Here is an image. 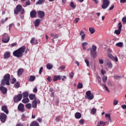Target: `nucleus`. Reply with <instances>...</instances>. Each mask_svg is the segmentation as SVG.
<instances>
[{
	"instance_id": "obj_1",
	"label": "nucleus",
	"mask_w": 126,
	"mask_h": 126,
	"mask_svg": "<svg viewBox=\"0 0 126 126\" xmlns=\"http://www.w3.org/2000/svg\"><path fill=\"white\" fill-rule=\"evenodd\" d=\"M25 46H22L19 49L15 50L13 53V55L14 57L17 58H21L23 56V53L25 52Z\"/></svg>"
},
{
	"instance_id": "obj_2",
	"label": "nucleus",
	"mask_w": 126,
	"mask_h": 126,
	"mask_svg": "<svg viewBox=\"0 0 126 126\" xmlns=\"http://www.w3.org/2000/svg\"><path fill=\"white\" fill-rule=\"evenodd\" d=\"M97 46L95 45H93L92 48L88 49L87 51H90L91 56L93 57V59H96L97 58Z\"/></svg>"
},
{
	"instance_id": "obj_3",
	"label": "nucleus",
	"mask_w": 126,
	"mask_h": 126,
	"mask_svg": "<svg viewBox=\"0 0 126 126\" xmlns=\"http://www.w3.org/2000/svg\"><path fill=\"white\" fill-rule=\"evenodd\" d=\"M9 79H10V75L9 74H6L3 76V79L1 81V85H10L9 83Z\"/></svg>"
},
{
	"instance_id": "obj_4",
	"label": "nucleus",
	"mask_w": 126,
	"mask_h": 126,
	"mask_svg": "<svg viewBox=\"0 0 126 126\" xmlns=\"http://www.w3.org/2000/svg\"><path fill=\"white\" fill-rule=\"evenodd\" d=\"M15 14H18V12H20L21 14L24 13V8H22V6L20 4H18L16 9L14 10Z\"/></svg>"
},
{
	"instance_id": "obj_5",
	"label": "nucleus",
	"mask_w": 126,
	"mask_h": 126,
	"mask_svg": "<svg viewBox=\"0 0 126 126\" xmlns=\"http://www.w3.org/2000/svg\"><path fill=\"white\" fill-rule=\"evenodd\" d=\"M85 98L88 100H93L94 98V95L93 94L91 93V91H88L86 92Z\"/></svg>"
},
{
	"instance_id": "obj_6",
	"label": "nucleus",
	"mask_w": 126,
	"mask_h": 126,
	"mask_svg": "<svg viewBox=\"0 0 126 126\" xmlns=\"http://www.w3.org/2000/svg\"><path fill=\"white\" fill-rule=\"evenodd\" d=\"M104 64L108 66V68H113V63L110 59H106L104 61Z\"/></svg>"
},
{
	"instance_id": "obj_7",
	"label": "nucleus",
	"mask_w": 126,
	"mask_h": 126,
	"mask_svg": "<svg viewBox=\"0 0 126 126\" xmlns=\"http://www.w3.org/2000/svg\"><path fill=\"white\" fill-rule=\"evenodd\" d=\"M9 36L7 33H4L2 35V42H3V43H8V42H9Z\"/></svg>"
},
{
	"instance_id": "obj_8",
	"label": "nucleus",
	"mask_w": 126,
	"mask_h": 126,
	"mask_svg": "<svg viewBox=\"0 0 126 126\" xmlns=\"http://www.w3.org/2000/svg\"><path fill=\"white\" fill-rule=\"evenodd\" d=\"M21 99H22V94H19L14 96V103H18V102L21 101Z\"/></svg>"
},
{
	"instance_id": "obj_9",
	"label": "nucleus",
	"mask_w": 126,
	"mask_h": 126,
	"mask_svg": "<svg viewBox=\"0 0 126 126\" xmlns=\"http://www.w3.org/2000/svg\"><path fill=\"white\" fill-rule=\"evenodd\" d=\"M109 4L110 1L109 0H103V2L102 5V8L103 9H106V8L109 6Z\"/></svg>"
},
{
	"instance_id": "obj_10",
	"label": "nucleus",
	"mask_w": 126,
	"mask_h": 126,
	"mask_svg": "<svg viewBox=\"0 0 126 126\" xmlns=\"http://www.w3.org/2000/svg\"><path fill=\"white\" fill-rule=\"evenodd\" d=\"M6 115L4 113H1L0 115V120L1 123H5V121H6Z\"/></svg>"
},
{
	"instance_id": "obj_11",
	"label": "nucleus",
	"mask_w": 126,
	"mask_h": 126,
	"mask_svg": "<svg viewBox=\"0 0 126 126\" xmlns=\"http://www.w3.org/2000/svg\"><path fill=\"white\" fill-rule=\"evenodd\" d=\"M18 110L20 112H24V104L22 103H20L18 106Z\"/></svg>"
},
{
	"instance_id": "obj_12",
	"label": "nucleus",
	"mask_w": 126,
	"mask_h": 126,
	"mask_svg": "<svg viewBox=\"0 0 126 126\" xmlns=\"http://www.w3.org/2000/svg\"><path fill=\"white\" fill-rule=\"evenodd\" d=\"M79 35L81 36V41H84V39H85V36L86 34L84 33V32L83 30H81L80 32Z\"/></svg>"
},
{
	"instance_id": "obj_13",
	"label": "nucleus",
	"mask_w": 126,
	"mask_h": 126,
	"mask_svg": "<svg viewBox=\"0 0 126 126\" xmlns=\"http://www.w3.org/2000/svg\"><path fill=\"white\" fill-rule=\"evenodd\" d=\"M10 58V52H6L4 54V60H8Z\"/></svg>"
},
{
	"instance_id": "obj_14",
	"label": "nucleus",
	"mask_w": 126,
	"mask_h": 126,
	"mask_svg": "<svg viewBox=\"0 0 126 126\" xmlns=\"http://www.w3.org/2000/svg\"><path fill=\"white\" fill-rule=\"evenodd\" d=\"M37 13L40 18H43L45 17V12L43 11H38Z\"/></svg>"
},
{
	"instance_id": "obj_15",
	"label": "nucleus",
	"mask_w": 126,
	"mask_h": 126,
	"mask_svg": "<svg viewBox=\"0 0 126 126\" xmlns=\"http://www.w3.org/2000/svg\"><path fill=\"white\" fill-rule=\"evenodd\" d=\"M0 91H1L2 94H6V92H7V89L3 86H1L0 87Z\"/></svg>"
},
{
	"instance_id": "obj_16",
	"label": "nucleus",
	"mask_w": 126,
	"mask_h": 126,
	"mask_svg": "<svg viewBox=\"0 0 126 126\" xmlns=\"http://www.w3.org/2000/svg\"><path fill=\"white\" fill-rule=\"evenodd\" d=\"M36 14H37V11L36 10H33L30 12V16L32 18H34L36 17Z\"/></svg>"
},
{
	"instance_id": "obj_17",
	"label": "nucleus",
	"mask_w": 126,
	"mask_h": 126,
	"mask_svg": "<svg viewBox=\"0 0 126 126\" xmlns=\"http://www.w3.org/2000/svg\"><path fill=\"white\" fill-rule=\"evenodd\" d=\"M31 43L32 45H38V39H36V38L33 37L31 40Z\"/></svg>"
},
{
	"instance_id": "obj_18",
	"label": "nucleus",
	"mask_w": 126,
	"mask_h": 126,
	"mask_svg": "<svg viewBox=\"0 0 126 126\" xmlns=\"http://www.w3.org/2000/svg\"><path fill=\"white\" fill-rule=\"evenodd\" d=\"M1 111H3V112H4V113H5L6 115H8V113H9V112L7 110V107H6V106L5 105L2 106Z\"/></svg>"
},
{
	"instance_id": "obj_19",
	"label": "nucleus",
	"mask_w": 126,
	"mask_h": 126,
	"mask_svg": "<svg viewBox=\"0 0 126 126\" xmlns=\"http://www.w3.org/2000/svg\"><path fill=\"white\" fill-rule=\"evenodd\" d=\"M24 72V69L20 68L17 71L18 76L20 77L22 75V74Z\"/></svg>"
},
{
	"instance_id": "obj_20",
	"label": "nucleus",
	"mask_w": 126,
	"mask_h": 126,
	"mask_svg": "<svg viewBox=\"0 0 126 126\" xmlns=\"http://www.w3.org/2000/svg\"><path fill=\"white\" fill-rule=\"evenodd\" d=\"M40 22L41 20L37 19L34 22V24L36 27H38L40 25Z\"/></svg>"
},
{
	"instance_id": "obj_21",
	"label": "nucleus",
	"mask_w": 126,
	"mask_h": 126,
	"mask_svg": "<svg viewBox=\"0 0 126 126\" xmlns=\"http://www.w3.org/2000/svg\"><path fill=\"white\" fill-rule=\"evenodd\" d=\"M105 118L108 120L109 122H110V123H112V119H111V114H109V113H106L105 114Z\"/></svg>"
},
{
	"instance_id": "obj_22",
	"label": "nucleus",
	"mask_w": 126,
	"mask_h": 126,
	"mask_svg": "<svg viewBox=\"0 0 126 126\" xmlns=\"http://www.w3.org/2000/svg\"><path fill=\"white\" fill-rule=\"evenodd\" d=\"M58 80H61V75L54 76L53 81H58Z\"/></svg>"
},
{
	"instance_id": "obj_23",
	"label": "nucleus",
	"mask_w": 126,
	"mask_h": 126,
	"mask_svg": "<svg viewBox=\"0 0 126 126\" xmlns=\"http://www.w3.org/2000/svg\"><path fill=\"white\" fill-rule=\"evenodd\" d=\"M75 118L76 119H81V113L77 112L75 114Z\"/></svg>"
},
{
	"instance_id": "obj_24",
	"label": "nucleus",
	"mask_w": 126,
	"mask_h": 126,
	"mask_svg": "<svg viewBox=\"0 0 126 126\" xmlns=\"http://www.w3.org/2000/svg\"><path fill=\"white\" fill-rule=\"evenodd\" d=\"M88 45V42H84L82 43V46L83 47V49L85 50H86V46Z\"/></svg>"
},
{
	"instance_id": "obj_25",
	"label": "nucleus",
	"mask_w": 126,
	"mask_h": 126,
	"mask_svg": "<svg viewBox=\"0 0 126 126\" xmlns=\"http://www.w3.org/2000/svg\"><path fill=\"white\" fill-rule=\"evenodd\" d=\"M32 108H37V100L34 99L32 102Z\"/></svg>"
},
{
	"instance_id": "obj_26",
	"label": "nucleus",
	"mask_w": 126,
	"mask_h": 126,
	"mask_svg": "<svg viewBox=\"0 0 126 126\" xmlns=\"http://www.w3.org/2000/svg\"><path fill=\"white\" fill-rule=\"evenodd\" d=\"M89 31L90 32L91 34H94L95 33V29L94 27H91L89 29Z\"/></svg>"
},
{
	"instance_id": "obj_27",
	"label": "nucleus",
	"mask_w": 126,
	"mask_h": 126,
	"mask_svg": "<svg viewBox=\"0 0 126 126\" xmlns=\"http://www.w3.org/2000/svg\"><path fill=\"white\" fill-rule=\"evenodd\" d=\"M30 126H39V123L36 121H33L30 125Z\"/></svg>"
},
{
	"instance_id": "obj_28",
	"label": "nucleus",
	"mask_w": 126,
	"mask_h": 126,
	"mask_svg": "<svg viewBox=\"0 0 126 126\" xmlns=\"http://www.w3.org/2000/svg\"><path fill=\"white\" fill-rule=\"evenodd\" d=\"M29 101H30V100L28 97H26L22 100V102L24 104H27V103H29Z\"/></svg>"
},
{
	"instance_id": "obj_29",
	"label": "nucleus",
	"mask_w": 126,
	"mask_h": 126,
	"mask_svg": "<svg viewBox=\"0 0 126 126\" xmlns=\"http://www.w3.org/2000/svg\"><path fill=\"white\" fill-rule=\"evenodd\" d=\"M45 2V0H38L35 3V4H42Z\"/></svg>"
},
{
	"instance_id": "obj_30",
	"label": "nucleus",
	"mask_w": 126,
	"mask_h": 126,
	"mask_svg": "<svg viewBox=\"0 0 126 126\" xmlns=\"http://www.w3.org/2000/svg\"><path fill=\"white\" fill-rule=\"evenodd\" d=\"M115 46L119 47V48H123V47H124V43H123V42H118L116 44Z\"/></svg>"
},
{
	"instance_id": "obj_31",
	"label": "nucleus",
	"mask_w": 126,
	"mask_h": 126,
	"mask_svg": "<svg viewBox=\"0 0 126 126\" xmlns=\"http://www.w3.org/2000/svg\"><path fill=\"white\" fill-rule=\"evenodd\" d=\"M23 98H27V97L29 96V93H28V92H24L23 93Z\"/></svg>"
},
{
	"instance_id": "obj_32",
	"label": "nucleus",
	"mask_w": 126,
	"mask_h": 126,
	"mask_svg": "<svg viewBox=\"0 0 126 126\" xmlns=\"http://www.w3.org/2000/svg\"><path fill=\"white\" fill-rule=\"evenodd\" d=\"M53 65L51 63H48L46 65V67L47 69H52L53 68Z\"/></svg>"
},
{
	"instance_id": "obj_33",
	"label": "nucleus",
	"mask_w": 126,
	"mask_h": 126,
	"mask_svg": "<svg viewBox=\"0 0 126 126\" xmlns=\"http://www.w3.org/2000/svg\"><path fill=\"white\" fill-rule=\"evenodd\" d=\"M96 112L97 110L96 108H93L91 110V114H92V115H94Z\"/></svg>"
},
{
	"instance_id": "obj_34",
	"label": "nucleus",
	"mask_w": 126,
	"mask_h": 126,
	"mask_svg": "<svg viewBox=\"0 0 126 126\" xmlns=\"http://www.w3.org/2000/svg\"><path fill=\"white\" fill-rule=\"evenodd\" d=\"M35 96L36 95H35V94H30L29 95V98L30 100H34V99H35Z\"/></svg>"
},
{
	"instance_id": "obj_35",
	"label": "nucleus",
	"mask_w": 126,
	"mask_h": 126,
	"mask_svg": "<svg viewBox=\"0 0 126 126\" xmlns=\"http://www.w3.org/2000/svg\"><path fill=\"white\" fill-rule=\"evenodd\" d=\"M121 31H122V30H120L118 29V30L115 31L114 33L116 34V35H120L121 34Z\"/></svg>"
},
{
	"instance_id": "obj_36",
	"label": "nucleus",
	"mask_w": 126,
	"mask_h": 126,
	"mask_svg": "<svg viewBox=\"0 0 126 126\" xmlns=\"http://www.w3.org/2000/svg\"><path fill=\"white\" fill-rule=\"evenodd\" d=\"M107 56H108V58H109V59H110L111 60L114 59V56H113V55H112V54H111L110 53H107Z\"/></svg>"
},
{
	"instance_id": "obj_37",
	"label": "nucleus",
	"mask_w": 126,
	"mask_h": 126,
	"mask_svg": "<svg viewBox=\"0 0 126 126\" xmlns=\"http://www.w3.org/2000/svg\"><path fill=\"white\" fill-rule=\"evenodd\" d=\"M83 87V84L82 83L79 82L77 85L78 89H81Z\"/></svg>"
},
{
	"instance_id": "obj_38",
	"label": "nucleus",
	"mask_w": 126,
	"mask_h": 126,
	"mask_svg": "<svg viewBox=\"0 0 126 126\" xmlns=\"http://www.w3.org/2000/svg\"><path fill=\"white\" fill-rule=\"evenodd\" d=\"M96 80L97 81V82H98V83H99L100 84V85H102V83H101V77H100V76H96Z\"/></svg>"
},
{
	"instance_id": "obj_39",
	"label": "nucleus",
	"mask_w": 126,
	"mask_h": 126,
	"mask_svg": "<svg viewBox=\"0 0 126 126\" xmlns=\"http://www.w3.org/2000/svg\"><path fill=\"white\" fill-rule=\"evenodd\" d=\"M101 85H103L104 88L105 89V91H107V92H110V90H109V88H108V87L106 86L105 84H102Z\"/></svg>"
},
{
	"instance_id": "obj_40",
	"label": "nucleus",
	"mask_w": 126,
	"mask_h": 126,
	"mask_svg": "<svg viewBox=\"0 0 126 126\" xmlns=\"http://www.w3.org/2000/svg\"><path fill=\"white\" fill-rule=\"evenodd\" d=\"M19 86H20V83H19V82H17L14 85V87L15 88H19Z\"/></svg>"
},
{
	"instance_id": "obj_41",
	"label": "nucleus",
	"mask_w": 126,
	"mask_h": 126,
	"mask_svg": "<svg viewBox=\"0 0 126 126\" xmlns=\"http://www.w3.org/2000/svg\"><path fill=\"white\" fill-rule=\"evenodd\" d=\"M108 79V77H107V76H104L102 78V80L104 82V83H106V82H107V80Z\"/></svg>"
},
{
	"instance_id": "obj_42",
	"label": "nucleus",
	"mask_w": 126,
	"mask_h": 126,
	"mask_svg": "<svg viewBox=\"0 0 126 126\" xmlns=\"http://www.w3.org/2000/svg\"><path fill=\"white\" fill-rule=\"evenodd\" d=\"M35 80V76H31L29 79V81H34Z\"/></svg>"
},
{
	"instance_id": "obj_43",
	"label": "nucleus",
	"mask_w": 126,
	"mask_h": 126,
	"mask_svg": "<svg viewBox=\"0 0 126 126\" xmlns=\"http://www.w3.org/2000/svg\"><path fill=\"white\" fill-rule=\"evenodd\" d=\"M26 107L27 108V109H29L30 110L32 108V105L31 103H28L26 104Z\"/></svg>"
},
{
	"instance_id": "obj_44",
	"label": "nucleus",
	"mask_w": 126,
	"mask_h": 126,
	"mask_svg": "<svg viewBox=\"0 0 126 126\" xmlns=\"http://www.w3.org/2000/svg\"><path fill=\"white\" fill-rule=\"evenodd\" d=\"M122 27H123V25H122V23L120 22L118 24V29L119 30H122Z\"/></svg>"
},
{
	"instance_id": "obj_45",
	"label": "nucleus",
	"mask_w": 126,
	"mask_h": 126,
	"mask_svg": "<svg viewBox=\"0 0 126 126\" xmlns=\"http://www.w3.org/2000/svg\"><path fill=\"white\" fill-rule=\"evenodd\" d=\"M73 76H74V74L73 73V72H71L69 74V77H70V78L72 79V78H73Z\"/></svg>"
},
{
	"instance_id": "obj_46",
	"label": "nucleus",
	"mask_w": 126,
	"mask_h": 126,
	"mask_svg": "<svg viewBox=\"0 0 126 126\" xmlns=\"http://www.w3.org/2000/svg\"><path fill=\"white\" fill-rule=\"evenodd\" d=\"M7 20H8V18H6L5 19L1 20V22L2 24H3L4 22L7 21Z\"/></svg>"
},
{
	"instance_id": "obj_47",
	"label": "nucleus",
	"mask_w": 126,
	"mask_h": 126,
	"mask_svg": "<svg viewBox=\"0 0 126 126\" xmlns=\"http://www.w3.org/2000/svg\"><path fill=\"white\" fill-rule=\"evenodd\" d=\"M61 79L62 80V81H64L65 79H66V77L65 76H61Z\"/></svg>"
},
{
	"instance_id": "obj_48",
	"label": "nucleus",
	"mask_w": 126,
	"mask_h": 126,
	"mask_svg": "<svg viewBox=\"0 0 126 126\" xmlns=\"http://www.w3.org/2000/svg\"><path fill=\"white\" fill-rule=\"evenodd\" d=\"M79 21V18H76L73 21L74 23H77Z\"/></svg>"
},
{
	"instance_id": "obj_49",
	"label": "nucleus",
	"mask_w": 126,
	"mask_h": 126,
	"mask_svg": "<svg viewBox=\"0 0 126 126\" xmlns=\"http://www.w3.org/2000/svg\"><path fill=\"white\" fill-rule=\"evenodd\" d=\"M122 21L124 24H126V17H124L122 18Z\"/></svg>"
},
{
	"instance_id": "obj_50",
	"label": "nucleus",
	"mask_w": 126,
	"mask_h": 126,
	"mask_svg": "<svg viewBox=\"0 0 126 126\" xmlns=\"http://www.w3.org/2000/svg\"><path fill=\"white\" fill-rule=\"evenodd\" d=\"M70 6L72 8H75V5H74L73 2L70 3Z\"/></svg>"
},
{
	"instance_id": "obj_51",
	"label": "nucleus",
	"mask_w": 126,
	"mask_h": 126,
	"mask_svg": "<svg viewBox=\"0 0 126 126\" xmlns=\"http://www.w3.org/2000/svg\"><path fill=\"white\" fill-rule=\"evenodd\" d=\"M43 69H44V68H43V67H41L39 69V74H42V71H43Z\"/></svg>"
},
{
	"instance_id": "obj_52",
	"label": "nucleus",
	"mask_w": 126,
	"mask_h": 126,
	"mask_svg": "<svg viewBox=\"0 0 126 126\" xmlns=\"http://www.w3.org/2000/svg\"><path fill=\"white\" fill-rule=\"evenodd\" d=\"M114 78L116 79H121L122 78V76H119L117 75H114Z\"/></svg>"
},
{
	"instance_id": "obj_53",
	"label": "nucleus",
	"mask_w": 126,
	"mask_h": 126,
	"mask_svg": "<svg viewBox=\"0 0 126 126\" xmlns=\"http://www.w3.org/2000/svg\"><path fill=\"white\" fill-rule=\"evenodd\" d=\"M98 61L100 64H103L104 63V61H103V60H101V59H99Z\"/></svg>"
},
{
	"instance_id": "obj_54",
	"label": "nucleus",
	"mask_w": 126,
	"mask_h": 126,
	"mask_svg": "<svg viewBox=\"0 0 126 126\" xmlns=\"http://www.w3.org/2000/svg\"><path fill=\"white\" fill-rule=\"evenodd\" d=\"M79 123L80 125H83L84 124V120L83 119H81L79 121Z\"/></svg>"
},
{
	"instance_id": "obj_55",
	"label": "nucleus",
	"mask_w": 126,
	"mask_h": 126,
	"mask_svg": "<svg viewBox=\"0 0 126 126\" xmlns=\"http://www.w3.org/2000/svg\"><path fill=\"white\" fill-rule=\"evenodd\" d=\"M16 82V79L15 78H12V81L11 82L12 84H14Z\"/></svg>"
},
{
	"instance_id": "obj_56",
	"label": "nucleus",
	"mask_w": 126,
	"mask_h": 126,
	"mask_svg": "<svg viewBox=\"0 0 126 126\" xmlns=\"http://www.w3.org/2000/svg\"><path fill=\"white\" fill-rule=\"evenodd\" d=\"M60 119H61V116H58L57 117H56V122H60Z\"/></svg>"
},
{
	"instance_id": "obj_57",
	"label": "nucleus",
	"mask_w": 126,
	"mask_h": 126,
	"mask_svg": "<svg viewBox=\"0 0 126 126\" xmlns=\"http://www.w3.org/2000/svg\"><path fill=\"white\" fill-rule=\"evenodd\" d=\"M85 62L87 64V66H89V61H88V60H85Z\"/></svg>"
},
{
	"instance_id": "obj_58",
	"label": "nucleus",
	"mask_w": 126,
	"mask_h": 126,
	"mask_svg": "<svg viewBox=\"0 0 126 126\" xmlns=\"http://www.w3.org/2000/svg\"><path fill=\"white\" fill-rule=\"evenodd\" d=\"M99 125H103V126H105V125H106V122L100 121H99Z\"/></svg>"
},
{
	"instance_id": "obj_59",
	"label": "nucleus",
	"mask_w": 126,
	"mask_h": 126,
	"mask_svg": "<svg viewBox=\"0 0 126 126\" xmlns=\"http://www.w3.org/2000/svg\"><path fill=\"white\" fill-rule=\"evenodd\" d=\"M65 69V66L62 65V66H60V69H61V70H63Z\"/></svg>"
},
{
	"instance_id": "obj_60",
	"label": "nucleus",
	"mask_w": 126,
	"mask_h": 126,
	"mask_svg": "<svg viewBox=\"0 0 126 126\" xmlns=\"http://www.w3.org/2000/svg\"><path fill=\"white\" fill-rule=\"evenodd\" d=\"M118 103H119V102L117 100H114L113 102V105H118Z\"/></svg>"
},
{
	"instance_id": "obj_61",
	"label": "nucleus",
	"mask_w": 126,
	"mask_h": 126,
	"mask_svg": "<svg viewBox=\"0 0 126 126\" xmlns=\"http://www.w3.org/2000/svg\"><path fill=\"white\" fill-rule=\"evenodd\" d=\"M37 91H38L37 87H35V88L33 90V93H37Z\"/></svg>"
},
{
	"instance_id": "obj_62",
	"label": "nucleus",
	"mask_w": 126,
	"mask_h": 126,
	"mask_svg": "<svg viewBox=\"0 0 126 126\" xmlns=\"http://www.w3.org/2000/svg\"><path fill=\"white\" fill-rule=\"evenodd\" d=\"M112 60H114V61L116 62H118V57H117V56H116L115 57H114V58Z\"/></svg>"
},
{
	"instance_id": "obj_63",
	"label": "nucleus",
	"mask_w": 126,
	"mask_h": 126,
	"mask_svg": "<svg viewBox=\"0 0 126 126\" xmlns=\"http://www.w3.org/2000/svg\"><path fill=\"white\" fill-rule=\"evenodd\" d=\"M16 126H23V124L19 123L16 124Z\"/></svg>"
},
{
	"instance_id": "obj_64",
	"label": "nucleus",
	"mask_w": 126,
	"mask_h": 126,
	"mask_svg": "<svg viewBox=\"0 0 126 126\" xmlns=\"http://www.w3.org/2000/svg\"><path fill=\"white\" fill-rule=\"evenodd\" d=\"M121 108H122V109H124V110H126V105H122Z\"/></svg>"
}]
</instances>
